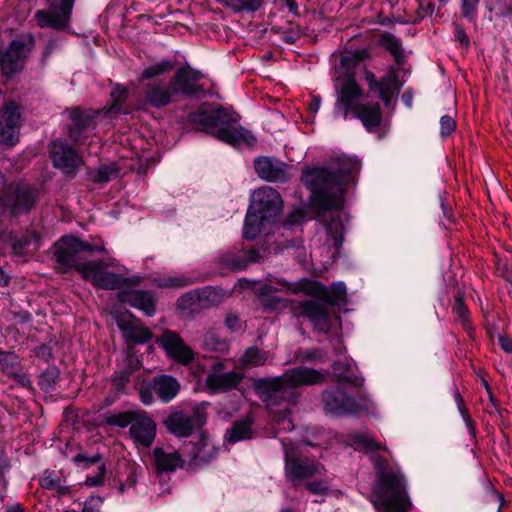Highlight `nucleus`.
<instances>
[{
	"mask_svg": "<svg viewBox=\"0 0 512 512\" xmlns=\"http://www.w3.org/2000/svg\"><path fill=\"white\" fill-rule=\"evenodd\" d=\"M0 125L20 129V112L18 106L11 102L6 105L0 115Z\"/></svg>",
	"mask_w": 512,
	"mask_h": 512,
	"instance_id": "obj_46",
	"label": "nucleus"
},
{
	"mask_svg": "<svg viewBox=\"0 0 512 512\" xmlns=\"http://www.w3.org/2000/svg\"><path fill=\"white\" fill-rule=\"evenodd\" d=\"M103 498L100 496H90L84 502L82 512H102L101 507Z\"/></svg>",
	"mask_w": 512,
	"mask_h": 512,
	"instance_id": "obj_62",
	"label": "nucleus"
},
{
	"mask_svg": "<svg viewBox=\"0 0 512 512\" xmlns=\"http://www.w3.org/2000/svg\"><path fill=\"white\" fill-rule=\"evenodd\" d=\"M290 168L291 166L277 158L260 156L254 159V169L257 175L268 182H288L292 178Z\"/></svg>",
	"mask_w": 512,
	"mask_h": 512,
	"instance_id": "obj_21",
	"label": "nucleus"
},
{
	"mask_svg": "<svg viewBox=\"0 0 512 512\" xmlns=\"http://www.w3.org/2000/svg\"><path fill=\"white\" fill-rule=\"evenodd\" d=\"M75 0H49V10L35 13L37 24L44 28L63 31L70 25V18Z\"/></svg>",
	"mask_w": 512,
	"mask_h": 512,
	"instance_id": "obj_15",
	"label": "nucleus"
},
{
	"mask_svg": "<svg viewBox=\"0 0 512 512\" xmlns=\"http://www.w3.org/2000/svg\"><path fill=\"white\" fill-rule=\"evenodd\" d=\"M252 422L250 420H238L233 422L230 429L225 434V440L228 443L235 444L242 440L252 438Z\"/></svg>",
	"mask_w": 512,
	"mask_h": 512,
	"instance_id": "obj_42",
	"label": "nucleus"
},
{
	"mask_svg": "<svg viewBox=\"0 0 512 512\" xmlns=\"http://www.w3.org/2000/svg\"><path fill=\"white\" fill-rule=\"evenodd\" d=\"M187 121L196 126L198 131L233 147L245 145L252 148L257 143L254 134L238 124L239 115L220 105L202 104L188 114Z\"/></svg>",
	"mask_w": 512,
	"mask_h": 512,
	"instance_id": "obj_3",
	"label": "nucleus"
},
{
	"mask_svg": "<svg viewBox=\"0 0 512 512\" xmlns=\"http://www.w3.org/2000/svg\"><path fill=\"white\" fill-rule=\"evenodd\" d=\"M141 367L142 362L137 357L128 356L112 375L111 382L115 390L120 393L125 392L131 376Z\"/></svg>",
	"mask_w": 512,
	"mask_h": 512,
	"instance_id": "obj_33",
	"label": "nucleus"
},
{
	"mask_svg": "<svg viewBox=\"0 0 512 512\" xmlns=\"http://www.w3.org/2000/svg\"><path fill=\"white\" fill-rule=\"evenodd\" d=\"M362 96V89L355 78L352 75L347 76L338 92L335 109L342 110L344 119H347L348 114L354 111L357 104L355 102L360 100Z\"/></svg>",
	"mask_w": 512,
	"mask_h": 512,
	"instance_id": "obj_26",
	"label": "nucleus"
},
{
	"mask_svg": "<svg viewBox=\"0 0 512 512\" xmlns=\"http://www.w3.org/2000/svg\"><path fill=\"white\" fill-rule=\"evenodd\" d=\"M326 376L322 372L307 366L288 369L283 375L274 378H260L254 383L255 393L269 408L284 403L295 405L299 394L296 389L301 386L322 384Z\"/></svg>",
	"mask_w": 512,
	"mask_h": 512,
	"instance_id": "obj_4",
	"label": "nucleus"
},
{
	"mask_svg": "<svg viewBox=\"0 0 512 512\" xmlns=\"http://www.w3.org/2000/svg\"><path fill=\"white\" fill-rule=\"evenodd\" d=\"M152 460L157 475L162 473H173L177 468H183L185 465V460L179 452H166L162 447L154 448L152 452Z\"/></svg>",
	"mask_w": 512,
	"mask_h": 512,
	"instance_id": "obj_29",
	"label": "nucleus"
},
{
	"mask_svg": "<svg viewBox=\"0 0 512 512\" xmlns=\"http://www.w3.org/2000/svg\"><path fill=\"white\" fill-rule=\"evenodd\" d=\"M139 411H123L119 413H105L100 415L103 419V422L109 426L125 428L127 426H131L133 421L136 420Z\"/></svg>",
	"mask_w": 512,
	"mask_h": 512,
	"instance_id": "obj_45",
	"label": "nucleus"
},
{
	"mask_svg": "<svg viewBox=\"0 0 512 512\" xmlns=\"http://www.w3.org/2000/svg\"><path fill=\"white\" fill-rule=\"evenodd\" d=\"M0 372L19 386L33 390L32 380L23 372L21 358L16 352L0 349Z\"/></svg>",
	"mask_w": 512,
	"mask_h": 512,
	"instance_id": "obj_22",
	"label": "nucleus"
},
{
	"mask_svg": "<svg viewBox=\"0 0 512 512\" xmlns=\"http://www.w3.org/2000/svg\"><path fill=\"white\" fill-rule=\"evenodd\" d=\"M287 288L294 294L304 293L313 299L329 303L331 306L347 302V291L343 282H334L327 287L317 280L302 278L289 284Z\"/></svg>",
	"mask_w": 512,
	"mask_h": 512,
	"instance_id": "obj_6",
	"label": "nucleus"
},
{
	"mask_svg": "<svg viewBox=\"0 0 512 512\" xmlns=\"http://www.w3.org/2000/svg\"><path fill=\"white\" fill-rule=\"evenodd\" d=\"M139 396L143 404L150 405L154 401L153 393L154 389H152V378L143 381L139 387Z\"/></svg>",
	"mask_w": 512,
	"mask_h": 512,
	"instance_id": "obj_59",
	"label": "nucleus"
},
{
	"mask_svg": "<svg viewBox=\"0 0 512 512\" xmlns=\"http://www.w3.org/2000/svg\"><path fill=\"white\" fill-rule=\"evenodd\" d=\"M34 355L40 360L48 363L54 358L52 347L47 344H41L34 349Z\"/></svg>",
	"mask_w": 512,
	"mask_h": 512,
	"instance_id": "obj_64",
	"label": "nucleus"
},
{
	"mask_svg": "<svg viewBox=\"0 0 512 512\" xmlns=\"http://www.w3.org/2000/svg\"><path fill=\"white\" fill-rule=\"evenodd\" d=\"M117 326L126 338L127 342L134 344H145L153 338V333L149 328L135 325L123 318L117 319Z\"/></svg>",
	"mask_w": 512,
	"mask_h": 512,
	"instance_id": "obj_34",
	"label": "nucleus"
},
{
	"mask_svg": "<svg viewBox=\"0 0 512 512\" xmlns=\"http://www.w3.org/2000/svg\"><path fill=\"white\" fill-rule=\"evenodd\" d=\"M180 388L179 381L171 375L159 374L152 377V389L163 403L172 401L179 393Z\"/></svg>",
	"mask_w": 512,
	"mask_h": 512,
	"instance_id": "obj_32",
	"label": "nucleus"
},
{
	"mask_svg": "<svg viewBox=\"0 0 512 512\" xmlns=\"http://www.w3.org/2000/svg\"><path fill=\"white\" fill-rule=\"evenodd\" d=\"M175 66L176 61L174 59L163 58L162 60L145 67L139 75L138 80L139 82L152 80L173 71Z\"/></svg>",
	"mask_w": 512,
	"mask_h": 512,
	"instance_id": "obj_40",
	"label": "nucleus"
},
{
	"mask_svg": "<svg viewBox=\"0 0 512 512\" xmlns=\"http://www.w3.org/2000/svg\"><path fill=\"white\" fill-rule=\"evenodd\" d=\"M481 0H460L461 16L468 22H475Z\"/></svg>",
	"mask_w": 512,
	"mask_h": 512,
	"instance_id": "obj_53",
	"label": "nucleus"
},
{
	"mask_svg": "<svg viewBox=\"0 0 512 512\" xmlns=\"http://www.w3.org/2000/svg\"><path fill=\"white\" fill-rule=\"evenodd\" d=\"M262 258L256 248L246 249L244 244L240 243L218 254L214 258V263L220 269L221 275H225L229 272L243 271L250 264L260 262Z\"/></svg>",
	"mask_w": 512,
	"mask_h": 512,
	"instance_id": "obj_11",
	"label": "nucleus"
},
{
	"mask_svg": "<svg viewBox=\"0 0 512 512\" xmlns=\"http://www.w3.org/2000/svg\"><path fill=\"white\" fill-rule=\"evenodd\" d=\"M117 299L122 304H128L143 311L149 317L156 312V300L150 291L120 290L117 293Z\"/></svg>",
	"mask_w": 512,
	"mask_h": 512,
	"instance_id": "obj_27",
	"label": "nucleus"
},
{
	"mask_svg": "<svg viewBox=\"0 0 512 512\" xmlns=\"http://www.w3.org/2000/svg\"><path fill=\"white\" fill-rule=\"evenodd\" d=\"M267 360V352L257 347H249L242 356V361L246 365L261 366Z\"/></svg>",
	"mask_w": 512,
	"mask_h": 512,
	"instance_id": "obj_50",
	"label": "nucleus"
},
{
	"mask_svg": "<svg viewBox=\"0 0 512 512\" xmlns=\"http://www.w3.org/2000/svg\"><path fill=\"white\" fill-rule=\"evenodd\" d=\"M34 46V39L17 38L10 42L5 51L0 50V69L5 76H11L22 70L25 59Z\"/></svg>",
	"mask_w": 512,
	"mask_h": 512,
	"instance_id": "obj_14",
	"label": "nucleus"
},
{
	"mask_svg": "<svg viewBox=\"0 0 512 512\" xmlns=\"http://www.w3.org/2000/svg\"><path fill=\"white\" fill-rule=\"evenodd\" d=\"M457 127V123L450 115H443L440 118V136L445 139L451 136Z\"/></svg>",
	"mask_w": 512,
	"mask_h": 512,
	"instance_id": "obj_58",
	"label": "nucleus"
},
{
	"mask_svg": "<svg viewBox=\"0 0 512 512\" xmlns=\"http://www.w3.org/2000/svg\"><path fill=\"white\" fill-rule=\"evenodd\" d=\"M327 233L333 239V246L336 250H339L344 242V225L341 220L332 219L331 222L327 224L326 227Z\"/></svg>",
	"mask_w": 512,
	"mask_h": 512,
	"instance_id": "obj_48",
	"label": "nucleus"
},
{
	"mask_svg": "<svg viewBox=\"0 0 512 512\" xmlns=\"http://www.w3.org/2000/svg\"><path fill=\"white\" fill-rule=\"evenodd\" d=\"M11 242L13 252L19 255L31 245L35 250L39 249L42 242V236L40 232L36 230L27 229L21 237L12 238Z\"/></svg>",
	"mask_w": 512,
	"mask_h": 512,
	"instance_id": "obj_41",
	"label": "nucleus"
},
{
	"mask_svg": "<svg viewBox=\"0 0 512 512\" xmlns=\"http://www.w3.org/2000/svg\"><path fill=\"white\" fill-rule=\"evenodd\" d=\"M352 114L369 132H376L382 123V110L379 103L356 104Z\"/></svg>",
	"mask_w": 512,
	"mask_h": 512,
	"instance_id": "obj_30",
	"label": "nucleus"
},
{
	"mask_svg": "<svg viewBox=\"0 0 512 512\" xmlns=\"http://www.w3.org/2000/svg\"><path fill=\"white\" fill-rule=\"evenodd\" d=\"M200 294V307L209 309L219 306L229 293L220 286H204L198 288Z\"/></svg>",
	"mask_w": 512,
	"mask_h": 512,
	"instance_id": "obj_37",
	"label": "nucleus"
},
{
	"mask_svg": "<svg viewBox=\"0 0 512 512\" xmlns=\"http://www.w3.org/2000/svg\"><path fill=\"white\" fill-rule=\"evenodd\" d=\"M119 168L115 163L101 164L97 169L89 168L87 177L96 184H106L118 177Z\"/></svg>",
	"mask_w": 512,
	"mask_h": 512,
	"instance_id": "obj_43",
	"label": "nucleus"
},
{
	"mask_svg": "<svg viewBox=\"0 0 512 512\" xmlns=\"http://www.w3.org/2000/svg\"><path fill=\"white\" fill-rule=\"evenodd\" d=\"M204 74L189 64H184L176 69L170 77L178 101L180 99L200 100L205 98L207 90L201 83Z\"/></svg>",
	"mask_w": 512,
	"mask_h": 512,
	"instance_id": "obj_8",
	"label": "nucleus"
},
{
	"mask_svg": "<svg viewBox=\"0 0 512 512\" xmlns=\"http://www.w3.org/2000/svg\"><path fill=\"white\" fill-rule=\"evenodd\" d=\"M50 157L54 167L61 169L65 174H75L77 169L84 164L78 151L63 139L52 142Z\"/></svg>",
	"mask_w": 512,
	"mask_h": 512,
	"instance_id": "obj_19",
	"label": "nucleus"
},
{
	"mask_svg": "<svg viewBox=\"0 0 512 512\" xmlns=\"http://www.w3.org/2000/svg\"><path fill=\"white\" fill-rule=\"evenodd\" d=\"M206 406V403L196 404L192 408L191 415L181 410L173 411L163 420V425L168 433L178 438H188L195 430H201L206 424L208 417Z\"/></svg>",
	"mask_w": 512,
	"mask_h": 512,
	"instance_id": "obj_7",
	"label": "nucleus"
},
{
	"mask_svg": "<svg viewBox=\"0 0 512 512\" xmlns=\"http://www.w3.org/2000/svg\"><path fill=\"white\" fill-rule=\"evenodd\" d=\"M321 401L326 413L337 416L356 413L360 407L356 399L339 386L327 387L322 392Z\"/></svg>",
	"mask_w": 512,
	"mask_h": 512,
	"instance_id": "obj_18",
	"label": "nucleus"
},
{
	"mask_svg": "<svg viewBox=\"0 0 512 512\" xmlns=\"http://www.w3.org/2000/svg\"><path fill=\"white\" fill-rule=\"evenodd\" d=\"M19 130L17 127L0 125V143L9 147L15 146L19 141Z\"/></svg>",
	"mask_w": 512,
	"mask_h": 512,
	"instance_id": "obj_52",
	"label": "nucleus"
},
{
	"mask_svg": "<svg viewBox=\"0 0 512 512\" xmlns=\"http://www.w3.org/2000/svg\"><path fill=\"white\" fill-rule=\"evenodd\" d=\"M370 57V53L367 49L356 50L352 53L351 56H343L341 58L342 65L345 66H356L360 62L368 59Z\"/></svg>",
	"mask_w": 512,
	"mask_h": 512,
	"instance_id": "obj_57",
	"label": "nucleus"
},
{
	"mask_svg": "<svg viewBox=\"0 0 512 512\" xmlns=\"http://www.w3.org/2000/svg\"><path fill=\"white\" fill-rule=\"evenodd\" d=\"M177 305L181 309H188L194 305L200 306V294L198 288L190 290L180 296L177 300Z\"/></svg>",
	"mask_w": 512,
	"mask_h": 512,
	"instance_id": "obj_55",
	"label": "nucleus"
},
{
	"mask_svg": "<svg viewBox=\"0 0 512 512\" xmlns=\"http://www.w3.org/2000/svg\"><path fill=\"white\" fill-rule=\"evenodd\" d=\"M322 465L308 457L290 454L285 449V476L293 487H298L304 480L321 475Z\"/></svg>",
	"mask_w": 512,
	"mask_h": 512,
	"instance_id": "obj_17",
	"label": "nucleus"
},
{
	"mask_svg": "<svg viewBox=\"0 0 512 512\" xmlns=\"http://www.w3.org/2000/svg\"><path fill=\"white\" fill-rule=\"evenodd\" d=\"M351 440H352L353 444L358 449H363L367 452L382 450V445L380 443H378L373 438H371L370 436L365 435V434H361V433L353 434L351 436Z\"/></svg>",
	"mask_w": 512,
	"mask_h": 512,
	"instance_id": "obj_49",
	"label": "nucleus"
},
{
	"mask_svg": "<svg viewBox=\"0 0 512 512\" xmlns=\"http://www.w3.org/2000/svg\"><path fill=\"white\" fill-rule=\"evenodd\" d=\"M136 420L129 429V434L137 446L150 447L156 437V423L145 411H139Z\"/></svg>",
	"mask_w": 512,
	"mask_h": 512,
	"instance_id": "obj_25",
	"label": "nucleus"
},
{
	"mask_svg": "<svg viewBox=\"0 0 512 512\" xmlns=\"http://www.w3.org/2000/svg\"><path fill=\"white\" fill-rule=\"evenodd\" d=\"M305 488L314 495H324L328 492L327 483L323 480H316L305 484Z\"/></svg>",
	"mask_w": 512,
	"mask_h": 512,
	"instance_id": "obj_63",
	"label": "nucleus"
},
{
	"mask_svg": "<svg viewBox=\"0 0 512 512\" xmlns=\"http://www.w3.org/2000/svg\"><path fill=\"white\" fill-rule=\"evenodd\" d=\"M60 369L55 365H49L38 376V386L44 393H50L55 390L60 380Z\"/></svg>",
	"mask_w": 512,
	"mask_h": 512,
	"instance_id": "obj_44",
	"label": "nucleus"
},
{
	"mask_svg": "<svg viewBox=\"0 0 512 512\" xmlns=\"http://www.w3.org/2000/svg\"><path fill=\"white\" fill-rule=\"evenodd\" d=\"M75 465L82 469H88L92 466L97 467V472L94 475H88L85 484L89 487H97L103 484L104 476L106 474V466L102 461V456L99 453L94 455H87L86 453H79L72 458Z\"/></svg>",
	"mask_w": 512,
	"mask_h": 512,
	"instance_id": "obj_28",
	"label": "nucleus"
},
{
	"mask_svg": "<svg viewBox=\"0 0 512 512\" xmlns=\"http://www.w3.org/2000/svg\"><path fill=\"white\" fill-rule=\"evenodd\" d=\"M379 44L394 57L398 69L403 70L405 64V54L402 44L392 33L385 32L379 39Z\"/></svg>",
	"mask_w": 512,
	"mask_h": 512,
	"instance_id": "obj_38",
	"label": "nucleus"
},
{
	"mask_svg": "<svg viewBox=\"0 0 512 512\" xmlns=\"http://www.w3.org/2000/svg\"><path fill=\"white\" fill-rule=\"evenodd\" d=\"M129 96L127 87L116 84L110 92L111 102L108 107L102 109L104 116L114 118L119 114H126L128 110L125 106Z\"/></svg>",
	"mask_w": 512,
	"mask_h": 512,
	"instance_id": "obj_35",
	"label": "nucleus"
},
{
	"mask_svg": "<svg viewBox=\"0 0 512 512\" xmlns=\"http://www.w3.org/2000/svg\"><path fill=\"white\" fill-rule=\"evenodd\" d=\"M283 200L279 192L271 187H263L254 193L250 207L253 208L267 223H274L282 210Z\"/></svg>",
	"mask_w": 512,
	"mask_h": 512,
	"instance_id": "obj_20",
	"label": "nucleus"
},
{
	"mask_svg": "<svg viewBox=\"0 0 512 512\" xmlns=\"http://www.w3.org/2000/svg\"><path fill=\"white\" fill-rule=\"evenodd\" d=\"M219 449L202 428L196 440H191L183 446V455L188 458L187 470L196 471L210 464L217 458Z\"/></svg>",
	"mask_w": 512,
	"mask_h": 512,
	"instance_id": "obj_10",
	"label": "nucleus"
},
{
	"mask_svg": "<svg viewBox=\"0 0 512 512\" xmlns=\"http://www.w3.org/2000/svg\"><path fill=\"white\" fill-rule=\"evenodd\" d=\"M329 303L318 299H307L293 303L291 310L295 317L306 318L313 327V330L328 334L332 328V314Z\"/></svg>",
	"mask_w": 512,
	"mask_h": 512,
	"instance_id": "obj_9",
	"label": "nucleus"
},
{
	"mask_svg": "<svg viewBox=\"0 0 512 512\" xmlns=\"http://www.w3.org/2000/svg\"><path fill=\"white\" fill-rule=\"evenodd\" d=\"M365 79L368 83L369 89L378 94L385 104H389L393 94L396 90L400 89L398 74L394 68H390L385 76L377 81L375 75L369 71H365Z\"/></svg>",
	"mask_w": 512,
	"mask_h": 512,
	"instance_id": "obj_24",
	"label": "nucleus"
},
{
	"mask_svg": "<svg viewBox=\"0 0 512 512\" xmlns=\"http://www.w3.org/2000/svg\"><path fill=\"white\" fill-rule=\"evenodd\" d=\"M195 282L196 279L185 275L155 279V284L159 288H183Z\"/></svg>",
	"mask_w": 512,
	"mask_h": 512,
	"instance_id": "obj_47",
	"label": "nucleus"
},
{
	"mask_svg": "<svg viewBox=\"0 0 512 512\" xmlns=\"http://www.w3.org/2000/svg\"><path fill=\"white\" fill-rule=\"evenodd\" d=\"M264 223H267L266 218H262L261 214L249 206L243 225V238L250 241L255 240Z\"/></svg>",
	"mask_w": 512,
	"mask_h": 512,
	"instance_id": "obj_39",
	"label": "nucleus"
},
{
	"mask_svg": "<svg viewBox=\"0 0 512 512\" xmlns=\"http://www.w3.org/2000/svg\"><path fill=\"white\" fill-rule=\"evenodd\" d=\"M453 27L455 41H457L462 48L468 49L470 47V39L464 27L457 22H453Z\"/></svg>",
	"mask_w": 512,
	"mask_h": 512,
	"instance_id": "obj_60",
	"label": "nucleus"
},
{
	"mask_svg": "<svg viewBox=\"0 0 512 512\" xmlns=\"http://www.w3.org/2000/svg\"><path fill=\"white\" fill-rule=\"evenodd\" d=\"M102 110L85 109L80 106L69 110L68 134L76 144H83L96 126V119Z\"/></svg>",
	"mask_w": 512,
	"mask_h": 512,
	"instance_id": "obj_16",
	"label": "nucleus"
},
{
	"mask_svg": "<svg viewBox=\"0 0 512 512\" xmlns=\"http://www.w3.org/2000/svg\"><path fill=\"white\" fill-rule=\"evenodd\" d=\"M359 163L348 157H338L325 166L307 168L301 182L311 192V205L318 212L341 210L350 182L359 172Z\"/></svg>",
	"mask_w": 512,
	"mask_h": 512,
	"instance_id": "obj_2",
	"label": "nucleus"
},
{
	"mask_svg": "<svg viewBox=\"0 0 512 512\" xmlns=\"http://www.w3.org/2000/svg\"><path fill=\"white\" fill-rule=\"evenodd\" d=\"M260 302L263 306V309L268 312L283 309V308L287 307V300H285L281 297L275 296V295H271L270 297L260 298Z\"/></svg>",
	"mask_w": 512,
	"mask_h": 512,
	"instance_id": "obj_56",
	"label": "nucleus"
},
{
	"mask_svg": "<svg viewBox=\"0 0 512 512\" xmlns=\"http://www.w3.org/2000/svg\"><path fill=\"white\" fill-rule=\"evenodd\" d=\"M434 12V0H418V23L426 16L431 17Z\"/></svg>",
	"mask_w": 512,
	"mask_h": 512,
	"instance_id": "obj_61",
	"label": "nucleus"
},
{
	"mask_svg": "<svg viewBox=\"0 0 512 512\" xmlns=\"http://www.w3.org/2000/svg\"><path fill=\"white\" fill-rule=\"evenodd\" d=\"M373 494L377 497L374 506L382 512H408L412 506L404 479L391 470H381Z\"/></svg>",
	"mask_w": 512,
	"mask_h": 512,
	"instance_id": "obj_5",
	"label": "nucleus"
},
{
	"mask_svg": "<svg viewBox=\"0 0 512 512\" xmlns=\"http://www.w3.org/2000/svg\"><path fill=\"white\" fill-rule=\"evenodd\" d=\"M438 200L440 203V207L442 209L443 217L449 223H455L456 219L453 214L452 203L449 199V195L445 190L439 189L438 191Z\"/></svg>",
	"mask_w": 512,
	"mask_h": 512,
	"instance_id": "obj_54",
	"label": "nucleus"
},
{
	"mask_svg": "<svg viewBox=\"0 0 512 512\" xmlns=\"http://www.w3.org/2000/svg\"><path fill=\"white\" fill-rule=\"evenodd\" d=\"M243 379V374L230 371L226 373H210L205 379L206 387L212 393L229 392L236 389Z\"/></svg>",
	"mask_w": 512,
	"mask_h": 512,
	"instance_id": "obj_31",
	"label": "nucleus"
},
{
	"mask_svg": "<svg viewBox=\"0 0 512 512\" xmlns=\"http://www.w3.org/2000/svg\"><path fill=\"white\" fill-rule=\"evenodd\" d=\"M155 343L164 350L168 359L181 365H189L194 360V351L185 343L179 333L168 328L161 329Z\"/></svg>",
	"mask_w": 512,
	"mask_h": 512,
	"instance_id": "obj_12",
	"label": "nucleus"
},
{
	"mask_svg": "<svg viewBox=\"0 0 512 512\" xmlns=\"http://www.w3.org/2000/svg\"><path fill=\"white\" fill-rule=\"evenodd\" d=\"M144 98L152 108H164L178 102L171 80L167 83L159 81L144 85Z\"/></svg>",
	"mask_w": 512,
	"mask_h": 512,
	"instance_id": "obj_23",
	"label": "nucleus"
},
{
	"mask_svg": "<svg viewBox=\"0 0 512 512\" xmlns=\"http://www.w3.org/2000/svg\"><path fill=\"white\" fill-rule=\"evenodd\" d=\"M104 246H97L81 240L73 235L62 236L53 245V256L63 273L70 269L79 272L82 278L89 281L93 287L102 290H119L123 287L138 286L139 276L125 277L122 274L107 271L109 263L102 259L85 261L82 253L93 254L105 252Z\"/></svg>",
	"mask_w": 512,
	"mask_h": 512,
	"instance_id": "obj_1",
	"label": "nucleus"
},
{
	"mask_svg": "<svg viewBox=\"0 0 512 512\" xmlns=\"http://www.w3.org/2000/svg\"><path fill=\"white\" fill-rule=\"evenodd\" d=\"M332 370L337 378V380L341 383L359 388L364 384V378L361 376H357L353 371L352 365L348 362L335 361L332 364Z\"/></svg>",
	"mask_w": 512,
	"mask_h": 512,
	"instance_id": "obj_36",
	"label": "nucleus"
},
{
	"mask_svg": "<svg viewBox=\"0 0 512 512\" xmlns=\"http://www.w3.org/2000/svg\"><path fill=\"white\" fill-rule=\"evenodd\" d=\"M452 310L463 322L464 327H466L469 320V309L464 301V293L459 289L454 295V304L452 306Z\"/></svg>",
	"mask_w": 512,
	"mask_h": 512,
	"instance_id": "obj_51",
	"label": "nucleus"
},
{
	"mask_svg": "<svg viewBox=\"0 0 512 512\" xmlns=\"http://www.w3.org/2000/svg\"><path fill=\"white\" fill-rule=\"evenodd\" d=\"M38 198L39 191L35 186L19 182L9 189L4 204L12 216H19L29 213L36 205Z\"/></svg>",
	"mask_w": 512,
	"mask_h": 512,
	"instance_id": "obj_13",
	"label": "nucleus"
}]
</instances>
